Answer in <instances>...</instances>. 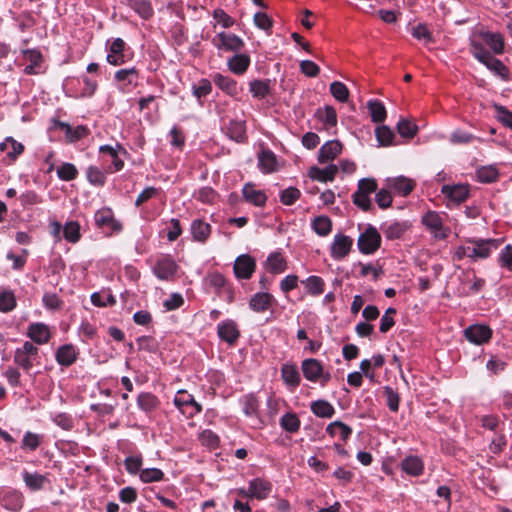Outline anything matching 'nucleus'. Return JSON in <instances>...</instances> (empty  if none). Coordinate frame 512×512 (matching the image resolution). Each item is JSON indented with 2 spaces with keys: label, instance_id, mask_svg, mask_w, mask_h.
I'll return each instance as SVG.
<instances>
[{
  "label": "nucleus",
  "instance_id": "obj_1",
  "mask_svg": "<svg viewBox=\"0 0 512 512\" xmlns=\"http://www.w3.org/2000/svg\"><path fill=\"white\" fill-rule=\"evenodd\" d=\"M501 244V240L498 239H477L469 240L466 244L456 248L454 257L461 260L465 257L471 258L472 260L486 259L491 253L498 249Z\"/></svg>",
  "mask_w": 512,
  "mask_h": 512
},
{
  "label": "nucleus",
  "instance_id": "obj_2",
  "mask_svg": "<svg viewBox=\"0 0 512 512\" xmlns=\"http://www.w3.org/2000/svg\"><path fill=\"white\" fill-rule=\"evenodd\" d=\"M381 244V236L377 229L369 225L364 232H362L357 241L358 248L363 254L374 253Z\"/></svg>",
  "mask_w": 512,
  "mask_h": 512
},
{
  "label": "nucleus",
  "instance_id": "obj_3",
  "mask_svg": "<svg viewBox=\"0 0 512 512\" xmlns=\"http://www.w3.org/2000/svg\"><path fill=\"white\" fill-rule=\"evenodd\" d=\"M37 357L38 348L32 342L26 341L16 349L14 362L25 371H29Z\"/></svg>",
  "mask_w": 512,
  "mask_h": 512
},
{
  "label": "nucleus",
  "instance_id": "obj_4",
  "mask_svg": "<svg viewBox=\"0 0 512 512\" xmlns=\"http://www.w3.org/2000/svg\"><path fill=\"white\" fill-rule=\"evenodd\" d=\"M212 44L220 51L239 52L244 47V41L237 35L227 32L217 33Z\"/></svg>",
  "mask_w": 512,
  "mask_h": 512
},
{
  "label": "nucleus",
  "instance_id": "obj_5",
  "mask_svg": "<svg viewBox=\"0 0 512 512\" xmlns=\"http://www.w3.org/2000/svg\"><path fill=\"white\" fill-rule=\"evenodd\" d=\"M304 377L312 382L321 381L327 383L331 379L328 372H324L322 364L317 359H305L301 365Z\"/></svg>",
  "mask_w": 512,
  "mask_h": 512
},
{
  "label": "nucleus",
  "instance_id": "obj_6",
  "mask_svg": "<svg viewBox=\"0 0 512 512\" xmlns=\"http://www.w3.org/2000/svg\"><path fill=\"white\" fill-rule=\"evenodd\" d=\"M422 223L437 239H445L449 235V229L443 225V218L435 211H429L422 217Z\"/></svg>",
  "mask_w": 512,
  "mask_h": 512
},
{
  "label": "nucleus",
  "instance_id": "obj_7",
  "mask_svg": "<svg viewBox=\"0 0 512 512\" xmlns=\"http://www.w3.org/2000/svg\"><path fill=\"white\" fill-rule=\"evenodd\" d=\"M353 239L344 234H336L331 244V257L335 260L345 258L351 251Z\"/></svg>",
  "mask_w": 512,
  "mask_h": 512
},
{
  "label": "nucleus",
  "instance_id": "obj_8",
  "mask_svg": "<svg viewBox=\"0 0 512 512\" xmlns=\"http://www.w3.org/2000/svg\"><path fill=\"white\" fill-rule=\"evenodd\" d=\"M468 341L476 345H482L488 342L492 336V330L486 325H470L464 330Z\"/></svg>",
  "mask_w": 512,
  "mask_h": 512
},
{
  "label": "nucleus",
  "instance_id": "obj_9",
  "mask_svg": "<svg viewBox=\"0 0 512 512\" xmlns=\"http://www.w3.org/2000/svg\"><path fill=\"white\" fill-rule=\"evenodd\" d=\"M255 266V261L250 255H240L236 258L234 263L235 276L238 279H249L255 270Z\"/></svg>",
  "mask_w": 512,
  "mask_h": 512
},
{
  "label": "nucleus",
  "instance_id": "obj_10",
  "mask_svg": "<svg viewBox=\"0 0 512 512\" xmlns=\"http://www.w3.org/2000/svg\"><path fill=\"white\" fill-rule=\"evenodd\" d=\"M95 223L99 228H107L111 231H120L121 225L115 220L110 208H102L95 213Z\"/></svg>",
  "mask_w": 512,
  "mask_h": 512
},
{
  "label": "nucleus",
  "instance_id": "obj_11",
  "mask_svg": "<svg viewBox=\"0 0 512 512\" xmlns=\"http://www.w3.org/2000/svg\"><path fill=\"white\" fill-rule=\"evenodd\" d=\"M217 333L221 340L228 344H234L240 336V332L233 320H225L218 324Z\"/></svg>",
  "mask_w": 512,
  "mask_h": 512
},
{
  "label": "nucleus",
  "instance_id": "obj_12",
  "mask_svg": "<svg viewBox=\"0 0 512 512\" xmlns=\"http://www.w3.org/2000/svg\"><path fill=\"white\" fill-rule=\"evenodd\" d=\"M251 499L264 500L272 491V484L264 479L255 478L249 481Z\"/></svg>",
  "mask_w": 512,
  "mask_h": 512
},
{
  "label": "nucleus",
  "instance_id": "obj_13",
  "mask_svg": "<svg viewBox=\"0 0 512 512\" xmlns=\"http://www.w3.org/2000/svg\"><path fill=\"white\" fill-rule=\"evenodd\" d=\"M274 301L275 299L270 293L258 292L251 297L249 307L254 312L262 313L268 310Z\"/></svg>",
  "mask_w": 512,
  "mask_h": 512
},
{
  "label": "nucleus",
  "instance_id": "obj_14",
  "mask_svg": "<svg viewBox=\"0 0 512 512\" xmlns=\"http://www.w3.org/2000/svg\"><path fill=\"white\" fill-rule=\"evenodd\" d=\"M281 378L290 390L296 389L301 381L297 366L290 363H285L282 365Z\"/></svg>",
  "mask_w": 512,
  "mask_h": 512
},
{
  "label": "nucleus",
  "instance_id": "obj_15",
  "mask_svg": "<svg viewBox=\"0 0 512 512\" xmlns=\"http://www.w3.org/2000/svg\"><path fill=\"white\" fill-rule=\"evenodd\" d=\"M176 264L169 257L159 259L153 268L154 274L161 280H168L176 272Z\"/></svg>",
  "mask_w": 512,
  "mask_h": 512
},
{
  "label": "nucleus",
  "instance_id": "obj_16",
  "mask_svg": "<svg viewBox=\"0 0 512 512\" xmlns=\"http://www.w3.org/2000/svg\"><path fill=\"white\" fill-rule=\"evenodd\" d=\"M125 42L121 38H116L110 45V51L107 55V62L114 66H119L125 63L126 58L123 53Z\"/></svg>",
  "mask_w": 512,
  "mask_h": 512
},
{
  "label": "nucleus",
  "instance_id": "obj_17",
  "mask_svg": "<svg viewBox=\"0 0 512 512\" xmlns=\"http://www.w3.org/2000/svg\"><path fill=\"white\" fill-rule=\"evenodd\" d=\"M342 151V145L339 141H327L319 150L318 161L327 163L334 160Z\"/></svg>",
  "mask_w": 512,
  "mask_h": 512
},
{
  "label": "nucleus",
  "instance_id": "obj_18",
  "mask_svg": "<svg viewBox=\"0 0 512 512\" xmlns=\"http://www.w3.org/2000/svg\"><path fill=\"white\" fill-rule=\"evenodd\" d=\"M410 228L408 221H394L382 227L385 237L389 240L400 239Z\"/></svg>",
  "mask_w": 512,
  "mask_h": 512
},
{
  "label": "nucleus",
  "instance_id": "obj_19",
  "mask_svg": "<svg viewBox=\"0 0 512 512\" xmlns=\"http://www.w3.org/2000/svg\"><path fill=\"white\" fill-rule=\"evenodd\" d=\"M27 335L32 341L40 345L46 344L51 336L48 326L43 323L30 324L27 330Z\"/></svg>",
  "mask_w": 512,
  "mask_h": 512
},
{
  "label": "nucleus",
  "instance_id": "obj_20",
  "mask_svg": "<svg viewBox=\"0 0 512 512\" xmlns=\"http://www.w3.org/2000/svg\"><path fill=\"white\" fill-rule=\"evenodd\" d=\"M442 193L448 197L451 201L455 203L464 202L468 195L469 189L467 185L457 184V185H444L442 187Z\"/></svg>",
  "mask_w": 512,
  "mask_h": 512
},
{
  "label": "nucleus",
  "instance_id": "obj_21",
  "mask_svg": "<svg viewBox=\"0 0 512 512\" xmlns=\"http://www.w3.org/2000/svg\"><path fill=\"white\" fill-rule=\"evenodd\" d=\"M414 185L411 179L404 176L387 179V187L403 196L408 195L413 190Z\"/></svg>",
  "mask_w": 512,
  "mask_h": 512
},
{
  "label": "nucleus",
  "instance_id": "obj_22",
  "mask_svg": "<svg viewBox=\"0 0 512 512\" xmlns=\"http://www.w3.org/2000/svg\"><path fill=\"white\" fill-rule=\"evenodd\" d=\"M250 57L247 54L236 53L227 61L228 69L236 74L243 75L250 66Z\"/></svg>",
  "mask_w": 512,
  "mask_h": 512
},
{
  "label": "nucleus",
  "instance_id": "obj_23",
  "mask_svg": "<svg viewBox=\"0 0 512 512\" xmlns=\"http://www.w3.org/2000/svg\"><path fill=\"white\" fill-rule=\"evenodd\" d=\"M337 172L338 167L334 164H331L324 168L312 167L309 171V176L313 180H317L320 182H328L334 180Z\"/></svg>",
  "mask_w": 512,
  "mask_h": 512
},
{
  "label": "nucleus",
  "instance_id": "obj_24",
  "mask_svg": "<svg viewBox=\"0 0 512 512\" xmlns=\"http://www.w3.org/2000/svg\"><path fill=\"white\" fill-rule=\"evenodd\" d=\"M213 82L217 87H219L222 91L230 96H235L238 94L237 82L228 76L216 73L213 75Z\"/></svg>",
  "mask_w": 512,
  "mask_h": 512
},
{
  "label": "nucleus",
  "instance_id": "obj_25",
  "mask_svg": "<svg viewBox=\"0 0 512 512\" xmlns=\"http://www.w3.org/2000/svg\"><path fill=\"white\" fill-rule=\"evenodd\" d=\"M242 192L245 200L256 206H263L266 203V194L262 190H257L253 184H246Z\"/></svg>",
  "mask_w": 512,
  "mask_h": 512
},
{
  "label": "nucleus",
  "instance_id": "obj_26",
  "mask_svg": "<svg viewBox=\"0 0 512 512\" xmlns=\"http://www.w3.org/2000/svg\"><path fill=\"white\" fill-rule=\"evenodd\" d=\"M265 268L272 274H279L286 270L287 265L284 257L279 252L271 253L265 263Z\"/></svg>",
  "mask_w": 512,
  "mask_h": 512
},
{
  "label": "nucleus",
  "instance_id": "obj_27",
  "mask_svg": "<svg viewBox=\"0 0 512 512\" xmlns=\"http://www.w3.org/2000/svg\"><path fill=\"white\" fill-rule=\"evenodd\" d=\"M482 64H484L491 72L499 76L501 79L505 81L509 79V69L492 54L487 59H485Z\"/></svg>",
  "mask_w": 512,
  "mask_h": 512
},
{
  "label": "nucleus",
  "instance_id": "obj_28",
  "mask_svg": "<svg viewBox=\"0 0 512 512\" xmlns=\"http://www.w3.org/2000/svg\"><path fill=\"white\" fill-rule=\"evenodd\" d=\"M158 405V398L150 392H142L137 396V406L145 413H151Z\"/></svg>",
  "mask_w": 512,
  "mask_h": 512
},
{
  "label": "nucleus",
  "instance_id": "obj_29",
  "mask_svg": "<svg viewBox=\"0 0 512 512\" xmlns=\"http://www.w3.org/2000/svg\"><path fill=\"white\" fill-rule=\"evenodd\" d=\"M22 477L25 485L32 491L41 490L47 481L45 475L39 474L37 472L30 473L26 470L23 471Z\"/></svg>",
  "mask_w": 512,
  "mask_h": 512
},
{
  "label": "nucleus",
  "instance_id": "obj_30",
  "mask_svg": "<svg viewBox=\"0 0 512 512\" xmlns=\"http://www.w3.org/2000/svg\"><path fill=\"white\" fill-rule=\"evenodd\" d=\"M191 233L196 241L204 242L211 233V227L208 223L196 219L191 224Z\"/></svg>",
  "mask_w": 512,
  "mask_h": 512
},
{
  "label": "nucleus",
  "instance_id": "obj_31",
  "mask_svg": "<svg viewBox=\"0 0 512 512\" xmlns=\"http://www.w3.org/2000/svg\"><path fill=\"white\" fill-rule=\"evenodd\" d=\"M402 470L411 476H419L423 472V463L417 456H408L402 463Z\"/></svg>",
  "mask_w": 512,
  "mask_h": 512
},
{
  "label": "nucleus",
  "instance_id": "obj_32",
  "mask_svg": "<svg viewBox=\"0 0 512 512\" xmlns=\"http://www.w3.org/2000/svg\"><path fill=\"white\" fill-rule=\"evenodd\" d=\"M56 360L60 365L70 366L76 360V352L72 345H63L56 352Z\"/></svg>",
  "mask_w": 512,
  "mask_h": 512
},
{
  "label": "nucleus",
  "instance_id": "obj_33",
  "mask_svg": "<svg viewBox=\"0 0 512 512\" xmlns=\"http://www.w3.org/2000/svg\"><path fill=\"white\" fill-rule=\"evenodd\" d=\"M482 38L495 54H502L504 51V39L500 33L484 32Z\"/></svg>",
  "mask_w": 512,
  "mask_h": 512
},
{
  "label": "nucleus",
  "instance_id": "obj_34",
  "mask_svg": "<svg viewBox=\"0 0 512 512\" xmlns=\"http://www.w3.org/2000/svg\"><path fill=\"white\" fill-rule=\"evenodd\" d=\"M258 165L264 173L274 172L277 165L275 155L269 150L262 151L258 157Z\"/></svg>",
  "mask_w": 512,
  "mask_h": 512
},
{
  "label": "nucleus",
  "instance_id": "obj_35",
  "mask_svg": "<svg viewBox=\"0 0 512 512\" xmlns=\"http://www.w3.org/2000/svg\"><path fill=\"white\" fill-rule=\"evenodd\" d=\"M326 431L332 437L338 436L343 441H346L352 433V429L340 421L330 423L327 426Z\"/></svg>",
  "mask_w": 512,
  "mask_h": 512
},
{
  "label": "nucleus",
  "instance_id": "obj_36",
  "mask_svg": "<svg viewBox=\"0 0 512 512\" xmlns=\"http://www.w3.org/2000/svg\"><path fill=\"white\" fill-rule=\"evenodd\" d=\"M311 411L318 417L331 418L334 413V407L325 400H317L311 403Z\"/></svg>",
  "mask_w": 512,
  "mask_h": 512
},
{
  "label": "nucleus",
  "instance_id": "obj_37",
  "mask_svg": "<svg viewBox=\"0 0 512 512\" xmlns=\"http://www.w3.org/2000/svg\"><path fill=\"white\" fill-rule=\"evenodd\" d=\"M302 284L307 292L313 296H318L324 292L325 282L319 276H310L302 281Z\"/></svg>",
  "mask_w": 512,
  "mask_h": 512
},
{
  "label": "nucleus",
  "instance_id": "obj_38",
  "mask_svg": "<svg viewBox=\"0 0 512 512\" xmlns=\"http://www.w3.org/2000/svg\"><path fill=\"white\" fill-rule=\"evenodd\" d=\"M317 116L327 130L331 129L337 124V114L335 109L331 106H326L323 109H319L317 111Z\"/></svg>",
  "mask_w": 512,
  "mask_h": 512
},
{
  "label": "nucleus",
  "instance_id": "obj_39",
  "mask_svg": "<svg viewBox=\"0 0 512 512\" xmlns=\"http://www.w3.org/2000/svg\"><path fill=\"white\" fill-rule=\"evenodd\" d=\"M129 5L143 19H149L153 15V8L149 0H129Z\"/></svg>",
  "mask_w": 512,
  "mask_h": 512
},
{
  "label": "nucleus",
  "instance_id": "obj_40",
  "mask_svg": "<svg viewBox=\"0 0 512 512\" xmlns=\"http://www.w3.org/2000/svg\"><path fill=\"white\" fill-rule=\"evenodd\" d=\"M43 436L27 431L22 439L21 448L26 451H35L42 443Z\"/></svg>",
  "mask_w": 512,
  "mask_h": 512
},
{
  "label": "nucleus",
  "instance_id": "obj_41",
  "mask_svg": "<svg viewBox=\"0 0 512 512\" xmlns=\"http://www.w3.org/2000/svg\"><path fill=\"white\" fill-rule=\"evenodd\" d=\"M373 122L380 123L386 118V109L378 100H371L367 104Z\"/></svg>",
  "mask_w": 512,
  "mask_h": 512
},
{
  "label": "nucleus",
  "instance_id": "obj_42",
  "mask_svg": "<svg viewBox=\"0 0 512 512\" xmlns=\"http://www.w3.org/2000/svg\"><path fill=\"white\" fill-rule=\"evenodd\" d=\"M250 92L258 99L265 98L269 92V80H253L250 82Z\"/></svg>",
  "mask_w": 512,
  "mask_h": 512
},
{
  "label": "nucleus",
  "instance_id": "obj_43",
  "mask_svg": "<svg viewBox=\"0 0 512 512\" xmlns=\"http://www.w3.org/2000/svg\"><path fill=\"white\" fill-rule=\"evenodd\" d=\"M64 238L71 243H76L81 238L80 225L76 221H69L63 227Z\"/></svg>",
  "mask_w": 512,
  "mask_h": 512
},
{
  "label": "nucleus",
  "instance_id": "obj_44",
  "mask_svg": "<svg viewBox=\"0 0 512 512\" xmlns=\"http://www.w3.org/2000/svg\"><path fill=\"white\" fill-rule=\"evenodd\" d=\"M476 175L478 181L482 183L495 182L499 177L498 170L494 166L481 167L477 170Z\"/></svg>",
  "mask_w": 512,
  "mask_h": 512
},
{
  "label": "nucleus",
  "instance_id": "obj_45",
  "mask_svg": "<svg viewBox=\"0 0 512 512\" xmlns=\"http://www.w3.org/2000/svg\"><path fill=\"white\" fill-rule=\"evenodd\" d=\"M312 228L319 236H326L332 228L331 220L326 216H318L312 222Z\"/></svg>",
  "mask_w": 512,
  "mask_h": 512
},
{
  "label": "nucleus",
  "instance_id": "obj_46",
  "mask_svg": "<svg viewBox=\"0 0 512 512\" xmlns=\"http://www.w3.org/2000/svg\"><path fill=\"white\" fill-rule=\"evenodd\" d=\"M86 176L92 185L103 186L106 181L105 172L96 166H89L86 171Z\"/></svg>",
  "mask_w": 512,
  "mask_h": 512
},
{
  "label": "nucleus",
  "instance_id": "obj_47",
  "mask_svg": "<svg viewBox=\"0 0 512 512\" xmlns=\"http://www.w3.org/2000/svg\"><path fill=\"white\" fill-rule=\"evenodd\" d=\"M91 302L95 306L106 307L114 305L116 299L110 292H95L91 295Z\"/></svg>",
  "mask_w": 512,
  "mask_h": 512
},
{
  "label": "nucleus",
  "instance_id": "obj_48",
  "mask_svg": "<svg viewBox=\"0 0 512 512\" xmlns=\"http://www.w3.org/2000/svg\"><path fill=\"white\" fill-rule=\"evenodd\" d=\"M330 92L339 102H346L349 98V90L346 85L339 81H334L330 85Z\"/></svg>",
  "mask_w": 512,
  "mask_h": 512
},
{
  "label": "nucleus",
  "instance_id": "obj_49",
  "mask_svg": "<svg viewBox=\"0 0 512 512\" xmlns=\"http://www.w3.org/2000/svg\"><path fill=\"white\" fill-rule=\"evenodd\" d=\"M258 409H259L258 400L252 395L246 396L244 399V404H243L244 413L248 417H251V418L255 419L256 421H258Z\"/></svg>",
  "mask_w": 512,
  "mask_h": 512
},
{
  "label": "nucleus",
  "instance_id": "obj_50",
  "mask_svg": "<svg viewBox=\"0 0 512 512\" xmlns=\"http://www.w3.org/2000/svg\"><path fill=\"white\" fill-rule=\"evenodd\" d=\"M227 134L231 139L241 142L245 135L244 123L241 121L231 122L227 128Z\"/></svg>",
  "mask_w": 512,
  "mask_h": 512
},
{
  "label": "nucleus",
  "instance_id": "obj_51",
  "mask_svg": "<svg viewBox=\"0 0 512 512\" xmlns=\"http://www.w3.org/2000/svg\"><path fill=\"white\" fill-rule=\"evenodd\" d=\"M375 133L380 145L388 146L392 144L394 133L388 126L382 125L377 127Z\"/></svg>",
  "mask_w": 512,
  "mask_h": 512
},
{
  "label": "nucleus",
  "instance_id": "obj_52",
  "mask_svg": "<svg viewBox=\"0 0 512 512\" xmlns=\"http://www.w3.org/2000/svg\"><path fill=\"white\" fill-rule=\"evenodd\" d=\"M397 130L402 137L412 138L417 132V126L408 119H401L397 123Z\"/></svg>",
  "mask_w": 512,
  "mask_h": 512
},
{
  "label": "nucleus",
  "instance_id": "obj_53",
  "mask_svg": "<svg viewBox=\"0 0 512 512\" xmlns=\"http://www.w3.org/2000/svg\"><path fill=\"white\" fill-rule=\"evenodd\" d=\"M78 171L71 163H63L57 169V175L61 180L71 181L76 178Z\"/></svg>",
  "mask_w": 512,
  "mask_h": 512
},
{
  "label": "nucleus",
  "instance_id": "obj_54",
  "mask_svg": "<svg viewBox=\"0 0 512 512\" xmlns=\"http://www.w3.org/2000/svg\"><path fill=\"white\" fill-rule=\"evenodd\" d=\"M281 426L288 432H296L300 427L298 417L293 413H286L281 418Z\"/></svg>",
  "mask_w": 512,
  "mask_h": 512
},
{
  "label": "nucleus",
  "instance_id": "obj_55",
  "mask_svg": "<svg viewBox=\"0 0 512 512\" xmlns=\"http://www.w3.org/2000/svg\"><path fill=\"white\" fill-rule=\"evenodd\" d=\"M16 306V299L12 292L1 291L0 292V311L9 312Z\"/></svg>",
  "mask_w": 512,
  "mask_h": 512
},
{
  "label": "nucleus",
  "instance_id": "obj_56",
  "mask_svg": "<svg viewBox=\"0 0 512 512\" xmlns=\"http://www.w3.org/2000/svg\"><path fill=\"white\" fill-rule=\"evenodd\" d=\"M115 79L125 85H130L137 79V71L135 68L121 69L115 73Z\"/></svg>",
  "mask_w": 512,
  "mask_h": 512
},
{
  "label": "nucleus",
  "instance_id": "obj_57",
  "mask_svg": "<svg viewBox=\"0 0 512 512\" xmlns=\"http://www.w3.org/2000/svg\"><path fill=\"white\" fill-rule=\"evenodd\" d=\"M396 314V309L388 308L384 315L381 317L379 330L382 333H387L395 324L393 316Z\"/></svg>",
  "mask_w": 512,
  "mask_h": 512
},
{
  "label": "nucleus",
  "instance_id": "obj_58",
  "mask_svg": "<svg viewBox=\"0 0 512 512\" xmlns=\"http://www.w3.org/2000/svg\"><path fill=\"white\" fill-rule=\"evenodd\" d=\"M163 476L164 473L157 468L143 469L140 472V479L146 483L160 481Z\"/></svg>",
  "mask_w": 512,
  "mask_h": 512
},
{
  "label": "nucleus",
  "instance_id": "obj_59",
  "mask_svg": "<svg viewBox=\"0 0 512 512\" xmlns=\"http://www.w3.org/2000/svg\"><path fill=\"white\" fill-rule=\"evenodd\" d=\"M300 191L295 187H288L280 193V201L284 205H292L300 198Z\"/></svg>",
  "mask_w": 512,
  "mask_h": 512
},
{
  "label": "nucleus",
  "instance_id": "obj_60",
  "mask_svg": "<svg viewBox=\"0 0 512 512\" xmlns=\"http://www.w3.org/2000/svg\"><path fill=\"white\" fill-rule=\"evenodd\" d=\"M212 91V84L207 79H201L197 84L193 85V95L198 99L207 96Z\"/></svg>",
  "mask_w": 512,
  "mask_h": 512
},
{
  "label": "nucleus",
  "instance_id": "obj_61",
  "mask_svg": "<svg viewBox=\"0 0 512 512\" xmlns=\"http://www.w3.org/2000/svg\"><path fill=\"white\" fill-rule=\"evenodd\" d=\"M498 263L502 268L512 271V245L507 244L498 257Z\"/></svg>",
  "mask_w": 512,
  "mask_h": 512
},
{
  "label": "nucleus",
  "instance_id": "obj_62",
  "mask_svg": "<svg viewBox=\"0 0 512 512\" xmlns=\"http://www.w3.org/2000/svg\"><path fill=\"white\" fill-rule=\"evenodd\" d=\"M213 18L218 24H221L223 28H230L234 25L235 21L230 17L223 9H215L213 12Z\"/></svg>",
  "mask_w": 512,
  "mask_h": 512
},
{
  "label": "nucleus",
  "instance_id": "obj_63",
  "mask_svg": "<svg viewBox=\"0 0 512 512\" xmlns=\"http://www.w3.org/2000/svg\"><path fill=\"white\" fill-rule=\"evenodd\" d=\"M494 108L496 111V118L505 126L512 129V112L501 105H495Z\"/></svg>",
  "mask_w": 512,
  "mask_h": 512
},
{
  "label": "nucleus",
  "instance_id": "obj_64",
  "mask_svg": "<svg viewBox=\"0 0 512 512\" xmlns=\"http://www.w3.org/2000/svg\"><path fill=\"white\" fill-rule=\"evenodd\" d=\"M194 397L185 390H179L174 397V404L179 411L188 404H191Z\"/></svg>",
  "mask_w": 512,
  "mask_h": 512
}]
</instances>
